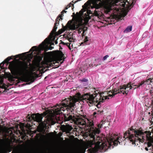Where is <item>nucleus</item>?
<instances>
[{"mask_svg": "<svg viewBox=\"0 0 153 153\" xmlns=\"http://www.w3.org/2000/svg\"><path fill=\"white\" fill-rule=\"evenodd\" d=\"M88 126L90 128V130L89 131V136L92 140H88L87 142V145L88 147H91L88 149L89 153H98V152L101 147L102 149H106L111 147L112 145L117 146L119 143L122 145L123 141H120V137L114 139L111 137L109 140H108L105 142H102V138L97 134L100 132V128L102 127L103 124L105 123V121L102 120L100 124L97 126L98 128L94 127L92 120L91 121L88 120Z\"/></svg>", "mask_w": 153, "mask_h": 153, "instance_id": "1", "label": "nucleus"}, {"mask_svg": "<svg viewBox=\"0 0 153 153\" xmlns=\"http://www.w3.org/2000/svg\"><path fill=\"white\" fill-rule=\"evenodd\" d=\"M95 91L92 94L90 93H87L82 95L80 93H78L76 94V96L73 97L70 96V98L66 100L65 105H67L66 107L68 109L71 110V112L73 111L75 107V103L79 101H82L83 102H85L90 106V104L92 105L95 102L98 101L99 98L96 94H95L96 93Z\"/></svg>", "mask_w": 153, "mask_h": 153, "instance_id": "2", "label": "nucleus"}, {"mask_svg": "<svg viewBox=\"0 0 153 153\" xmlns=\"http://www.w3.org/2000/svg\"><path fill=\"white\" fill-rule=\"evenodd\" d=\"M127 131L124 134L123 138H128L133 144H135L137 142H143L145 140L151 141L152 138L151 136L152 133L149 131H146L143 132L142 130L133 129L131 128Z\"/></svg>", "mask_w": 153, "mask_h": 153, "instance_id": "3", "label": "nucleus"}, {"mask_svg": "<svg viewBox=\"0 0 153 153\" xmlns=\"http://www.w3.org/2000/svg\"><path fill=\"white\" fill-rule=\"evenodd\" d=\"M67 98L63 100V102H61L59 104H57L55 106L56 108H54L53 110V114L54 115H59L62 114V111H64L67 110L69 111V114H67L64 116V121L66 122L68 121H70L71 123H73V122H76L79 125H81L82 126L86 125V120L85 119H83L82 118L75 117L74 116H72L70 115L71 114H74V110L73 111L71 112V110L68 109V108L66 107L67 106V105H65V102Z\"/></svg>", "mask_w": 153, "mask_h": 153, "instance_id": "4", "label": "nucleus"}, {"mask_svg": "<svg viewBox=\"0 0 153 153\" xmlns=\"http://www.w3.org/2000/svg\"><path fill=\"white\" fill-rule=\"evenodd\" d=\"M48 113L46 112H44L43 113L40 114L39 113L36 114H33L31 116L28 114L27 117V121H30L32 120H33L38 123H42V128L43 130L45 131L47 127L46 124L43 123L42 120L43 117H46L48 116Z\"/></svg>", "mask_w": 153, "mask_h": 153, "instance_id": "5", "label": "nucleus"}, {"mask_svg": "<svg viewBox=\"0 0 153 153\" xmlns=\"http://www.w3.org/2000/svg\"><path fill=\"white\" fill-rule=\"evenodd\" d=\"M73 15L74 16L73 17L74 21L73 23L72 21H69L68 22V25L69 26L70 30H76L79 29L81 26L82 25V21L79 19V17L80 16L79 14L77 12L75 14L73 13Z\"/></svg>", "mask_w": 153, "mask_h": 153, "instance_id": "6", "label": "nucleus"}, {"mask_svg": "<svg viewBox=\"0 0 153 153\" xmlns=\"http://www.w3.org/2000/svg\"><path fill=\"white\" fill-rule=\"evenodd\" d=\"M27 65L21 62L17 67H16L15 65L14 61H12L10 63L8 66L12 73H13L15 74V72H23L25 70L27 67Z\"/></svg>", "mask_w": 153, "mask_h": 153, "instance_id": "7", "label": "nucleus"}, {"mask_svg": "<svg viewBox=\"0 0 153 153\" xmlns=\"http://www.w3.org/2000/svg\"><path fill=\"white\" fill-rule=\"evenodd\" d=\"M47 39L43 42L39 46V47H37L36 46H34L30 50L29 52H32L31 54L33 55V53H35L36 52L38 51H41V50H44L45 51H47L48 50H52L53 47L51 46L48 47V45H47V42H45V40Z\"/></svg>", "mask_w": 153, "mask_h": 153, "instance_id": "8", "label": "nucleus"}, {"mask_svg": "<svg viewBox=\"0 0 153 153\" xmlns=\"http://www.w3.org/2000/svg\"><path fill=\"white\" fill-rule=\"evenodd\" d=\"M54 56L56 59L54 60L52 64L58 67L60 64L59 63L60 61L64 59V54L62 51H56Z\"/></svg>", "mask_w": 153, "mask_h": 153, "instance_id": "9", "label": "nucleus"}, {"mask_svg": "<svg viewBox=\"0 0 153 153\" xmlns=\"http://www.w3.org/2000/svg\"><path fill=\"white\" fill-rule=\"evenodd\" d=\"M54 56L56 59L54 60L52 64L58 67L60 64L59 63L60 61L64 59V54L62 51H56Z\"/></svg>", "mask_w": 153, "mask_h": 153, "instance_id": "10", "label": "nucleus"}, {"mask_svg": "<svg viewBox=\"0 0 153 153\" xmlns=\"http://www.w3.org/2000/svg\"><path fill=\"white\" fill-rule=\"evenodd\" d=\"M95 92H96V93L95 94H96L97 97L99 98L98 99V101L100 100L102 102H105V100L109 99L108 97H110V94L107 95L106 94H107L106 93V92L100 93L98 91L96 90Z\"/></svg>", "mask_w": 153, "mask_h": 153, "instance_id": "11", "label": "nucleus"}, {"mask_svg": "<svg viewBox=\"0 0 153 153\" xmlns=\"http://www.w3.org/2000/svg\"><path fill=\"white\" fill-rule=\"evenodd\" d=\"M120 90L118 91V93H122L123 94H125L126 95L127 94L128 92V90L126 88H130L129 90L132 89V88H134L131 85V82H129L126 85H124L121 86L120 87Z\"/></svg>", "mask_w": 153, "mask_h": 153, "instance_id": "12", "label": "nucleus"}, {"mask_svg": "<svg viewBox=\"0 0 153 153\" xmlns=\"http://www.w3.org/2000/svg\"><path fill=\"white\" fill-rule=\"evenodd\" d=\"M12 149L10 145L4 144L0 147V153H7L12 151Z\"/></svg>", "mask_w": 153, "mask_h": 153, "instance_id": "13", "label": "nucleus"}, {"mask_svg": "<svg viewBox=\"0 0 153 153\" xmlns=\"http://www.w3.org/2000/svg\"><path fill=\"white\" fill-rule=\"evenodd\" d=\"M42 59V56L37 55L36 56L33 61V68H35L36 67H39L40 66V62Z\"/></svg>", "mask_w": 153, "mask_h": 153, "instance_id": "14", "label": "nucleus"}, {"mask_svg": "<svg viewBox=\"0 0 153 153\" xmlns=\"http://www.w3.org/2000/svg\"><path fill=\"white\" fill-rule=\"evenodd\" d=\"M39 75L38 74L36 75V77H35V76L32 74L26 76L24 78V81L26 82H29L30 81L29 84L33 82L36 79V78L38 77Z\"/></svg>", "mask_w": 153, "mask_h": 153, "instance_id": "15", "label": "nucleus"}, {"mask_svg": "<svg viewBox=\"0 0 153 153\" xmlns=\"http://www.w3.org/2000/svg\"><path fill=\"white\" fill-rule=\"evenodd\" d=\"M151 82H152V81L151 78L143 80L138 83L137 87L142 88L146 85L150 84Z\"/></svg>", "mask_w": 153, "mask_h": 153, "instance_id": "16", "label": "nucleus"}, {"mask_svg": "<svg viewBox=\"0 0 153 153\" xmlns=\"http://www.w3.org/2000/svg\"><path fill=\"white\" fill-rule=\"evenodd\" d=\"M67 11H65V10H63L62 12V14L60 15H59L58 17L56 18L55 20V22L54 24V25H56L58 26L59 23V21L61 20H62V17L63 16V13H66Z\"/></svg>", "mask_w": 153, "mask_h": 153, "instance_id": "17", "label": "nucleus"}, {"mask_svg": "<svg viewBox=\"0 0 153 153\" xmlns=\"http://www.w3.org/2000/svg\"><path fill=\"white\" fill-rule=\"evenodd\" d=\"M71 127L69 125H63L62 126V128L64 131L69 132L71 130Z\"/></svg>", "mask_w": 153, "mask_h": 153, "instance_id": "18", "label": "nucleus"}, {"mask_svg": "<svg viewBox=\"0 0 153 153\" xmlns=\"http://www.w3.org/2000/svg\"><path fill=\"white\" fill-rule=\"evenodd\" d=\"M68 29H70L69 26L68 25V23L65 26H64L62 29L59 30L57 32V35H59L61 34L63 32L67 30Z\"/></svg>", "mask_w": 153, "mask_h": 153, "instance_id": "19", "label": "nucleus"}, {"mask_svg": "<svg viewBox=\"0 0 153 153\" xmlns=\"http://www.w3.org/2000/svg\"><path fill=\"white\" fill-rule=\"evenodd\" d=\"M120 90V88L119 89H116L115 88L113 89L111 93H112V94H110L109 96H110V97H113L115 96V95H116L118 93H118V92L119 91V90Z\"/></svg>", "mask_w": 153, "mask_h": 153, "instance_id": "20", "label": "nucleus"}, {"mask_svg": "<svg viewBox=\"0 0 153 153\" xmlns=\"http://www.w3.org/2000/svg\"><path fill=\"white\" fill-rule=\"evenodd\" d=\"M57 28V26L54 25L53 28L52 29V31L50 33V35L51 36H53L54 34H56V35H57V32H56V29Z\"/></svg>", "mask_w": 153, "mask_h": 153, "instance_id": "21", "label": "nucleus"}, {"mask_svg": "<svg viewBox=\"0 0 153 153\" xmlns=\"http://www.w3.org/2000/svg\"><path fill=\"white\" fill-rule=\"evenodd\" d=\"M57 28V26L54 25L53 28L52 29V31L50 33V35L51 36H53L54 34H56V35H57V32H56V29Z\"/></svg>", "mask_w": 153, "mask_h": 153, "instance_id": "22", "label": "nucleus"}, {"mask_svg": "<svg viewBox=\"0 0 153 153\" xmlns=\"http://www.w3.org/2000/svg\"><path fill=\"white\" fill-rule=\"evenodd\" d=\"M93 64H92L91 63H88L86 65V66H87V67L83 68L82 67H81L80 68V70L81 71L84 72H85V70H86L89 67H93Z\"/></svg>", "mask_w": 153, "mask_h": 153, "instance_id": "23", "label": "nucleus"}, {"mask_svg": "<svg viewBox=\"0 0 153 153\" xmlns=\"http://www.w3.org/2000/svg\"><path fill=\"white\" fill-rule=\"evenodd\" d=\"M132 27L131 26H128L124 30V32H128L131 31L132 30Z\"/></svg>", "mask_w": 153, "mask_h": 153, "instance_id": "24", "label": "nucleus"}, {"mask_svg": "<svg viewBox=\"0 0 153 153\" xmlns=\"http://www.w3.org/2000/svg\"><path fill=\"white\" fill-rule=\"evenodd\" d=\"M74 4L72 3L71 2H70L69 4L65 8V10H67L68 8L70 7H72V10H73L74 8Z\"/></svg>", "mask_w": 153, "mask_h": 153, "instance_id": "25", "label": "nucleus"}, {"mask_svg": "<svg viewBox=\"0 0 153 153\" xmlns=\"http://www.w3.org/2000/svg\"><path fill=\"white\" fill-rule=\"evenodd\" d=\"M88 37L87 36H85V39H84V42L81 43V45L83 43L85 44L86 45H88L89 43H88Z\"/></svg>", "mask_w": 153, "mask_h": 153, "instance_id": "26", "label": "nucleus"}, {"mask_svg": "<svg viewBox=\"0 0 153 153\" xmlns=\"http://www.w3.org/2000/svg\"><path fill=\"white\" fill-rule=\"evenodd\" d=\"M97 102H95L97 103L96 106L98 109H99L101 107V103L102 102L100 100Z\"/></svg>", "mask_w": 153, "mask_h": 153, "instance_id": "27", "label": "nucleus"}, {"mask_svg": "<svg viewBox=\"0 0 153 153\" xmlns=\"http://www.w3.org/2000/svg\"><path fill=\"white\" fill-rule=\"evenodd\" d=\"M124 1H123V2H121L120 4V5L123 7H125L126 1H127V0H124Z\"/></svg>", "mask_w": 153, "mask_h": 153, "instance_id": "28", "label": "nucleus"}, {"mask_svg": "<svg viewBox=\"0 0 153 153\" xmlns=\"http://www.w3.org/2000/svg\"><path fill=\"white\" fill-rule=\"evenodd\" d=\"M12 59V58L11 57H8L5 60L4 62L5 63H8L10 60Z\"/></svg>", "mask_w": 153, "mask_h": 153, "instance_id": "29", "label": "nucleus"}, {"mask_svg": "<svg viewBox=\"0 0 153 153\" xmlns=\"http://www.w3.org/2000/svg\"><path fill=\"white\" fill-rule=\"evenodd\" d=\"M80 81L82 82H86V83H87V82L88 81V80L87 79L83 78L82 79H81Z\"/></svg>", "mask_w": 153, "mask_h": 153, "instance_id": "30", "label": "nucleus"}, {"mask_svg": "<svg viewBox=\"0 0 153 153\" xmlns=\"http://www.w3.org/2000/svg\"><path fill=\"white\" fill-rule=\"evenodd\" d=\"M94 14L95 16H99V13L96 10H95V11L94 12Z\"/></svg>", "mask_w": 153, "mask_h": 153, "instance_id": "31", "label": "nucleus"}, {"mask_svg": "<svg viewBox=\"0 0 153 153\" xmlns=\"http://www.w3.org/2000/svg\"><path fill=\"white\" fill-rule=\"evenodd\" d=\"M85 150L84 149H80L77 152V153H85Z\"/></svg>", "mask_w": 153, "mask_h": 153, "instance_id": "32", "label": "nucleus"}, {"mask_svg": "<svg viewBox=\"0 0 153 153\" xmlns=\"http://www.w3.org/2000/svg\"><path fill=\"white\" fill-rule=\"evenodd\" d=\"M103 110H98L97 111V113L98 114H101V113H103Z\"/></svg>", "mask_w": 153, "mask_h": 153, "instance_id": "33", "label": "nucleus"}, {"mask_svg": "<svg viewBox=\"0 0 153 153\" xmlns=\"http://www.w3.org/2000/svg\"><path fill=\"white\" fill-rule=\"evenodd\" d=\"M151 141H149L148 142L147 145L148 147H150L152 145V143Z\"/></svg>", "mask_w": 153, "mask_h": 153, "instance_id": "34", "label": "nucleus"}, {"mask_svg": "<svg viewBox=\"0 0 153 153\" xmlns=\"http://www.w3.org/2000/svg\"><path fill=\"white\" fill-rule=\"evenodd\" d=\"M108 57H109V56L108 55H105L103 57L102 60L103 61L107 59V58H108Z\"/></svg>", "mask_w": 153, "mask_h": 153, "instance_id": "35", "label": "nucleus"}, {"mask_svg": "<svg viewBox=\"0 0 153 153\" xmlns=\"http://www.w3.org/2000/svg\"><path fill=\"white\" fill-rule=\"evenodd\" d=\"M70 44H69L68 43H66V44L65 45H66L67 46H68V48L69 49L71 50V48L70 46Z\"/></svg>", "mask_w": 153, "mask_h": 153, "instance_id": "36", "label": "nucleus"}, {"mask_svg": "<svg viewBox=\"0 0 153 153\" xmlns=\"http://www.w3.org/2000/svg\"><path fill=\"white\" fill-rule=\"evenodd\" d=\"M133 86H134V88H133L135 89L137 88H140V87H137V86H138V85H133Z\"/></svg>", "mask_w": 153, "mask_h": 153, "instance_id": "37", "label": "nucleus"}, {"mask_svg": "<svg viewBox=\"0 0 153 153\" xmlns=\"http://www.w3.org/2000/svg\"><path fill=\"white\" fill-rule=\"evenodd\" d=\"M60 43L65 45H66V43H65L62 41H61Z\"/></svg>", "mask_w": 153, "mask_h": 153, "instance_id": "38", "label": "nucleus"}, {"mask_svg": "<svg viewBox=\"0 0 153 153\" xmlns=\"http://www.w3.org/2000/svg\"><path fill=\"white\" fill-rule=\"evenodd\" d=\"M89 1H87V2L84 5H86V6H87L88 5L87 3H89Z\"/></svg>", "mask_w": 153, "mask_h": 153, "instance_id": "39", "label": "nucleus"}, {"mask_svg": "<svg viewBox=\"0 0 153 153\" xmlns=\"http://www.w3.org/2000/svg\"><path fill=\"white\" fill-rule=\"evenodd\" d=\"M97 113V112H94L93 113V114L94 115H95Z\"/></svg>", "mask_w": 153, "mask_h": 153, "instance_id": "40", "label": "nucleus"}, {"mask_svg": "<svg viewBox=\"0 0 153 153\" xmlns=\"http://www.w3.org/2000/svg\"><path fill=\"white\" fill-rule=\"evenodd\" d=\"M91 12V11L90 10H88L87 11V13H90Z\"/></svg>", "mask_w": 153, "mask_h": 153, "instance_id": "41", "label": "nucleus"}, {"mask_svg": "<svg viewBox=\"0 0 153 153\" xmlns=\"http://www.w3.org/2000/svg\"><path fill=\"white\" fill-rule=\"evenodd\" d=\"M71 38H70L68 39V40L70 42H72L71 40Z\"/></svg>", "mask_w": 153, "mask_h": 153, "instance_id": "42", "label": "nucleus"}, {"mask_svg": "<svg viewBox=\"0 0 153 153\" xmlns=\"http://www.w3.org/2000/svg\"><path fill=\"white\" fill-rule=\"evenodd\" d=\"M145 149L146 151H148V148H147V147H145Z\"/></svg>", "mask_w": 153, "mask_h": 153, "instance_id": "43", "label": "nucleus"}, {"mask_svg": "<svg viewBox=\"0 0 153 153\" xmlns=\"http://www.w3.org/2000/svg\"><path fill=\"white\" fill-rule=\"evenodd\" d=\"M131 86H132L133 87H134V86H133V85H134V83L131 84Z\"/></svg>", "mask_w": 153, "mask_h": 153, "instance_id": "44", "label": "nucleus"}, {"mask_svg": "<svg viewBox=\"0 0 153 153\" xmlns=\"http://www.w3.org/2000/svg\"><path fill=\"white\" fill-rule=\"evenodd\" d=\"M53 134V132L50 133H48V134L49 135H50V134Z\"/></svg>", "mask_w": 153, "mask_h": 153, "instance_id": "45", "label": "nucleus"}, {"mask_svg": "<svg viewBox=\"0 0 153 153\" xmlns=\"http://www.w3.org/2000/svg\"><path fill=\"white\" fill-rule=\"evenodd\" d=\"M58 43V42L57 41H55V43L56 44H57Z\"/></svg>", "mask_w": 153, "mask_h": 153, "instance_id": "46", "label": "nucleus"}, {"mask_svg": "<svg viewBox=\"0 0 153 153\" xmlns=\"http://www.w3.org/2000/svg\"><path fill=\"white\" fill-rule=\"evenodd\" d=\"M20 55H17L16 56V58H18V56H19Z\"/></svg>", "mask_w": 153, "mask_h": 153, "instance_id": "47", "label": "nucleus"}, {"mask_svg": "<svg viewBox=\"0 0 153 153\" xmlns=\"http://www.w3.org/2000/svg\"><path fill=\"white\" fill-rule=\"evenodd\" d=\"M151 79L152 81V82H153V79H151Z\"/></svg>", "mask_w": 153, "mask_h": 153, "instance_id": "48", "label": "nucleus"}, {"mask_svg": "<svg viewBox=\"0 0 153 153\" xmlns=\"http://www.w3.org/2000/svg\"><path fill=\"white\" fill-rule=\"evenodd\" d=\"M54 45V43H52L51 44V45Z\"/></svg>", "mask_w": 153, "mask_h": 153, "instance_id": "49", "label": "nucleus"}, {"mask_svg": "<svg viewBox=\"0 0 153 153\" xmlns=\"http://www.w3.org/2000/svg\"><path fill=\"white\" fill-rule=\"evenodd\" d=\"M127 13H126L125 14V16H126V15H127Z\"/></svg>", "mask_w": 153, "mask_h": 153, "instance_id": "50", "label": "nucleus"}, {"mask_svg": "<svg viewBox=\"0 0 153 153\" xmlns=\"http://www.w3.org/2000/svg\"><path fill=\"white\" fill-rule=\"evenodd\" d=\"M152 133H153V129H152Z\"/></svg>", "mask_w": 153, "mask_h": 153, "instance_id": "51", "label": "nucleus"}, {"mask_svg": "<svg viewBox=\"0 0 153 153\" xmlns=\"http://www.w3.org/2000/svg\"><path fill=\"white\" fill-rule=\"evenodd\" d=\"M2 64H3V63H1V64H0V65H1Z\"/></svg>", "mask_w": 153, "mask_h": 153, "instance_id": "52", "label": "nucleus"}, {"mask_svg": "<svg viewBox=\"0 0 153 153\" xmlns=\"http://www.w3.org/2000/svg\"><path fill=\"white\" fill-rule=\"evenodd\" d=\"M5 63V62L4 61V63H3V65H4V63Z\"/></svg>", "mask_w": 153, "mask_h": 153, "instance_id": "53", "label": "nucleus"}, {"mask_svg": "<svg viewBox=\"0 0 153 153\" xmlns=\"http://www.w3.org/2000/svg\"><path fill=\"white\" fill-rule=\"evenodd\" d=\"M98 1H101V0H98Z\"/></svg>", "mask_w": 153, "mask_h": 153, "instance_id": "54", "label": "nucleus"}, {"mask_svg": "<svg viewBox=\"0 0 153 153\" xmlns=\"http://www.w3.org/2000/svg\"><path fill=\"white\" fill-rule=\"evenodd\" d=\"M63 122V121H62V122L61 123H62Z\"/></svg>", "mask_w": 153, "mask_h": 153, "instance_id": "55", "label": "nucleus"}, {"mask_svg": "<svg viewBox=\"0 0 153 153\" xmlns=\"http://www.w3.org/2000/svg\"><path fill=\"white\" fill-rule=\"evenodd\" d=\"M106 0L107 1H109V0Z\"/></svg>", "mask_w": 153, "mask_h": 153, "instance_id": "56", "label": "nucleus"}, {"mask_svg": "<svg viewBox=\"0 0 153 153\" xmlns=\"http://www.w3.org/2000/svg\"><path fill=\"white\" fill-rule=\"evenodd\" d=\"M98 65H97L96 66H97Z\"/></svg>", "mask_w": 153, "mask_h": 153, "instance_id": "57", "label": "nucleus"}, {"mask_svg": "<svg viewBox=\"0 0 153 153\" xmlns=\"http://www.w3.org/2000/svg\"><path fill=\"white\" fill-rule=\"evenodd\" d=\"M72 2H73V1H72Z\"/></svg>", "mask_w": 153, "mask_h": 153, "instance_id": "58", "label": "nucleus"}, {"mask_svg": "<svg viewBox=\"0 0 153 153\" xmlns=\"http://www.w3.org/2000/svg\"><path fill=\"white\" fill-rule=\"evenodd\" d=\"M11 153H13V152H12Z\"/></svg>", "mask_w": 153, "mask_h": 153, "instance_id": "59", "label": "nucleus"}]
</instances>
